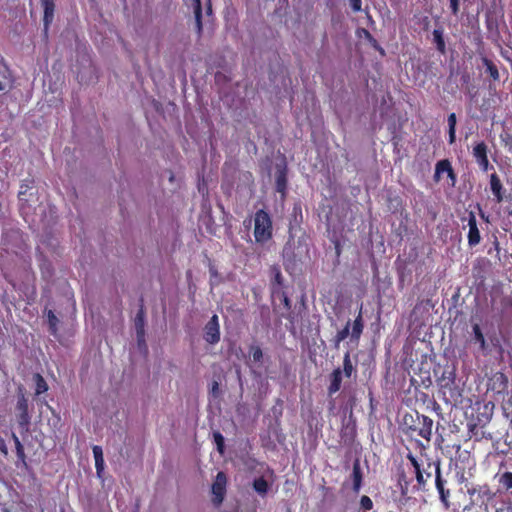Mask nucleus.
Returning <instances> with one entry per match:
<instances>
[{"label": "nucleus", "instance_id": "obj_30", "mask_svg": "<svg viewBox=\"0 0 512 512\" xmlns=\"http://www.w3.org/2000/svg\"><path fill=\"white\" fill-rule=\"evenodd\" d=\"M34 382H35V394L41 395L45 393L48 390V385L46 383V380L43 378V375L40 373H36L33 376Z\"/></svg>", "mask_w": 512, "mask_h": 512}, {"label": "nucleus", "instance_id": "obj_47", "mask_svg": "<svg viewBox=\"0 0 512 512\" xmlns=\"http://www.w3.org/2000/svg\"><path fill=\"white\" fill-rule=\"evenodd\" d=\"M0 451L6 456L8 454L5 440L0 437Z\"/></svg>", "mask_w": 512, "mask_h": 512}, {"label": "nucleus", "instance_id": "obj_41", "mask_svg": "<svg viewBox=\"0 0 512 512\" xmlns=\"http://www.w3.org/2000/svg\"><path fill=\"white\" fill-rule=\"evenodd\" d=\"M137 343L140 348H147V343L145 342V331L143 334H140V331H136Z\"/></svg>", "mask_w": 512, "mask_h": 512}, {"label": "nucleus", "instance_id": "obj_2", "mask_svg": "<svg viewBox=\"0 0 512 512\" xmlns=\"http://www.w3.org/2000/svg\"><path fill=\"white\" fill-rule=\"evenodd\" d=\"M253 235L255 242L261 245L266 244L272 239L273 225L268 212L261 208L254 215Z\"/></svg>", "mask_w": 512, "mask_h": 512}, {"label": "nucleus", "instance_id": "obj_43", "mask_svg": "<svg viewBox=\"0 0 512 512\" xmlns=\"http://www.w3.org/2000/svg\"><path fill=\"white\" fill-rule=\"evenodd\" d=\"M210 394L214 397H218L219 394H220V388H219V384L217 383L216 380H214L211 384V387H210Z\"/></svg>", "mask_w": 512, "mask_h": 512}, {"label": "nucleus", "instance_id": "obj_56", "mask_svg": "<svg viewBox=\"0 0 512 512\" xmlns=\"http://www.w3.org/2000/svg\"><path fill=\"white\" fill-rule=\"evenodd\" d=\"M2 512H10V511H9V510H7V509H4Z\"/></svg>", "mask_w": 512, "mask_h": 512}, {"label": "nucleus", "instance_id": "obj_51", "mask_svg": "<svg viewBox=\"0 0 512 512\" xmlns=\"http://www.w3.org/2000/svg\"><path fill=\"white\" fill-rule=\"evenodd\" d=\"M281 279H282L281 272H280V271H278V272H277V274H276V276H275V280H276V282H277V283H279V284H280V283H281Z\"/></svg>", "mask_w": 512, "mask_h": 512}, {"label": "nucleus", "instance_id": "obj_33", "mask_svg": "<svg viewBox=\"0 0 512 512\" xmlns=\"http://www.w3.org/2000/svg\"><path fill=\"white\" fill-rule=\"evenodd\" d=\"M249 353H250V356H251V359L254 363H260L262 362V359L264 357V353H263V350L260 346L258 345H251L249 347Z\"/></svg>", "mask_w": 512, "mask_h": 512}, {"label": "nucleus", "instance_id": "obj_24", "mask_svg": "<svg viewBox=\"0 0 512 512\" xmlns=\"http://www.w3.org/2000/svg\"><path fill=\"white\" fill-rule=\"evenodd\" d=\"M432 34L436 49L444 54L446 52V42L444 40L443 31L441 29H434Z\"/></svg>", "mask_w": 512, "mask_h": 512}, {"label": "nucleus", "instance_id": "obj_10", "mask_svg": "<svg viewBox=\"0 0 512 512\" xmlns=\"http://www.w3.org/2000/svg\"><path fill=\"white\" fill-rule=\"evenodd\" d=\"M476 425L480 427H486L487 424L490 422L493 411H494V404L492 402H486L483 404H476Z\"/></svg>", "mask_w": 512, "mask_h": 512}, {"label": "nucleus", "instance_id": "obj_19", "mask_svg": "<svg viewBox=\"0 0 512 512\" xmlns=\"http://www.w3.org/2000/svg\"><path fill=\"white\" fill-rule=\"evenodd\" d=\"M362 309H363V304H361V306H360L359 312H358L357 317L355 318V320L353 322V326H352V330H351V336L355 340H359L360 339V336H361V334L363 332V329H364V321H363Z\"/></svg>", "mask_w": 512, "mask_h": 512}, {"label": "nucleus", "instance_id": "obj_16", "mask_svg": "<svg viewBox=\"0 0 512 512\" xmlns=\"http://www.w3.org/2000/svg\"><path fill=\"white\" fill-rule=\"evenodd\" d=\"M490 190L497 202L503 201V185L496 173L490 175Z\"/></svg>", "mask_w": 512, "mask_h": 512}, {"label": "nucleus", "instance_id": "obj_4", "mask_svg": "<svg viewBox=\"0 0 512 512\" xmlns=\"http://www.w3.org/2000/svg\"><path fill=\"white\" fill-rule=\"evenodd\" d=\"M212 503L215 506H220L227 494V475L225 472L220 471L217 473L214 482L211 485Z\"/></svg>", "mask_w": 512, "mask_h": 512}, {"label": "nucleus", "instance_id": "obj_29", "mask_svg": "<svg viewBox=\"0 0 512 512\" xmlns=\"http://www.w3.org/2000/svg\"><path fill=\"white\" fill-rule=\"evenodd\" d=\"M46 316H47L48 330H49L50 334L57 335L59 319L56 317V314L52 310H48Z\"/></svg>", "mask_w": 512, "mask_h": 512}, {"label": "nucleus", "instance_id": "obj_38", "mask_svg": "<svg viewBox=\"0 0 512 512\" xmlns=\"http://www.w3.org/2000/svg\"><path fill=\"white\" fill-rule=\"evenodd\" d=\"M492 237V247L488 250V253L491 255L494 250L496 252V255L499 256V253L501 251L500 243L495 235H493Z\"/></svg>", "mask_w": 512, "mask_h": 512}, {"label": "nucleus", "instance_id": "obj_1", "mask_svg": "<svg viewBox=\"0 0 512 512\" xmlns=\"http://www.w3.org/2000/svg\"><path fill=\"white\" fill-rule=\"evenodd\" d=\"M433 420L427 415L415 412L404 414L401 421V429L407 436H420L431 441Z\"/></svg>", "mask_w": 512, "mask_h": 512}, {"label": "nucleus", "instance_id": "obj_7", "mask_svg": "<svg viewBox=\"0 0 512 512\" xmlns=\"http://www.w3.org/2000/svg\"><path fill=\"white\" fill-rule=\"evenodd\" d=\"M406 457L413 468L418 487L424 490L428 478H431V472H428V469H422L420 462L411 452H408Z\"/></svg>", "mask_w": 512, "mask_h": 512}, {"label": "nucleus", "instance_id": "obj_15", "mask_svg": "<svg viewBox=\"0 0 512 512\" xmlns=\"http://www.w3.org/2000/svg\"><path fill=\"white\" fill-rule=\"evenodd\" d=\"M442 173H447L452 182L456 180V175L452 169L451 161L448 159L439 160L435 165V177H439Z\"/></svg>", "mask_w": 512, "mask_h": 512}, {"label": "nucleus", "instance_id": "obj_36", "mask_svg": "<svg viewBox=\"0 0 512 512\" xmlns=\"http://www.w3.org/2000/svg\"><path fill=\"white\" fill-rule=\"evenodd\" d=\"M194 1L197 2V4H198V6L195 10L196 25H197L198 31L201 32L202 31V11H201V7H200V0H194Z\"/></svg>", "mask_w": 512, "mask_h": 512}, {"label": "nucleus", "instance_id": "obj_9", "mask_svg": "<svg viewBox=\"0 0 512 512\" xmlns=\"http://www.w3.org/2000/svg\"><path fill=\"white\" fill-rule=\"evenodd\" d=\"M472 155L483 172L489 171L488 146L486 142L480 141L473 146Z\"/></svg>", "mask_w": 512, "mask_h": 512}, {"label": "nucleus", "instance_id": "obj_35", "mask_svg": "<svg viewBox=\"0 0 512 512\" xmlns=\"http://www.w3.org/2000/svg\"><path fill=\"white\" fill-rule=\"evenodd\" d=\"M349 327H350V323L348 322L344 328H342L341 330H339L335 337H334V342H335V346L338 347L339 344L343 341L346 340V338L348 337L350 331H349Z\"/></svg>", "mask_w": 512, "mask_h": 512}, {"label": "nucleus", "instance_id": "obj_5", "mask_svg": "<svg viewBox=\"0 0 512 512\" xmlns=\"http://www.w3.org/2000/svg\"><path fill=\"white\" fill-rule=\"evenodd\" d=\"M17 423L22 432H28L30 426L31 417L28 411V399L25 394H21L18 397L17 405Z\"/></svg>", "mask_w": 512, "mask_h": 512}, {"label": "nucleus", "instance_id": "obj_37", "mask_svg": "<svg viewBox=\"0 0 512 512\" xmlns=\"http://www.w3.org/2000/svg\"><path fill=\"white\" fill-rule=\"evenodd\" d=\"M360 505L363 510L370 511L371 508L373 507V502L369 496L363 495L360 499Z\"/></svg>", "mask_w": 512, "mask_h": 512}, {"label": "nucleus", "instance_id": "obj_11", "mask_svg": "<svg viewBox=\"0 0 512 512\" xmlns=\"http://www.w3.org/2000/svg\"><path fill=\"white\" fill-rule=\"evenodd\" d=\"M468 245L475 247L481 242V234L478 228L476 216L473 212L468 213Z\"/></svg>", "mask_w": 512, "mask_h": 512}, {"label": "nucleus", "instance_id": "obj_40", "mask_svg": "<svg viewBox=\"0 0 512 512\" xmlns=\"http://www.w3.org/2000/svg\"><path fill=\"white\" fill-rule=\"evenodd\" d=\"M92 452L95 461L104 459L103 449L100 446H94Z\"/></svg>", "mask_w": 512, "mask_h": 512}, {"label": "nucleus", "instance_id": "obj_45", "mask_svg": "<svg viewBox=\"0 0 512 512\" xmlns=\"http://www.w3.org/2000/svg\"><path fill=\"white\" fill-rule=\"evenodd\" d=\"M450 9L453 15L459 12V0H450Z\"/></svg>", "mask_w": 512, "mask_h": 512}, {"label": "nucleus", "instance_id": "obj_54", "mask_svg": "<svg viewBox=\"0 0 512 512\" xmlns=\"http://www.w3.org/2000/svg\"><path fill=\"white\" fill-rule=\"evenodd\" d=\"M417 445H418V446H421L422 448H424V446H423L422 442H421V441H419V440L417 441Z\"/></svg>", "mask_w": 512, "mask_h": 512}, {"label": "nucleus", "instance_id": "obj_57", "mask_svg": "<svg viewBox=\"0 0 512 512\" xmlns=\"http://www.w3.org/2000/svg\"><path fill=\"white\" fill-rule=\"evenodd\" d=\"M510 216L512 217V211L510 212Z\"/></svg>", "mask_w": 512, "mask_h": 512}, {"label": "nucleus", "instance_id": "obj_48", "mask_svg": "<svg viewBox=\"0 0 512 512\" xmlns=\"http://www.w3.org/2000/svg\"><path fill=\"white\" fill-rule=\"evenodd\" d=\"M283 303H284V306L289 310L291 308V301L290 299L287 297V295L285 294L284 297H283Z\"/></svg>", "mask_w": 512, "mask_h": 512}, {"label": "nucleus", "instance_id": "obj_50", "mask_svg": "<svg viewBox=\"0 0 512 512\" xmlns=\"http://www.w3.org/2000/svg\"><path fill=\"white\" fill-rule=\"evenodd\" d=\"M335 249H336V255H337V256H340V253H341V246H340V243H339V242H336V244H335Z\"/></svg>", "mask_w": 512, "mask_h": 512}, {"label": "nucleus", "instance_id": "obj_12", "mask_svg": "<svg viewBox=\"0 0 512 512\" xmlns=\"http://www.w3.org/2000/svg\"><path fill=\"white\" fill-rule=\"evenodd\" d=\"M435 466V486L440 495V500L449 509V490L445 489L446 481L441 476L440 463H434Z\"/></svg>", "mask_w": 512, "mask_h": 512}, {"label": "nucleus", "instance_id": "obj_26", "mask_svg": "<svg viewBox=\"0 0 512 512\" xmlns=\"http://www.w3.org/2000/svg\"><path fill=\"white\" fill-rule=\"evenodd\" d=\"M11 437L15 444L16 454L18 457V461L26 465V455H25V448L23 447V444L19 437L15 433H11Z\"/></svg>", "mask_w": 512, "mask_h": 512}, {"label": "nucleus", "instance_id": "obj_27", "mask_svg": "<svg viewBox=\"0 0 512 512\" xmlns=\"http://www.w3.org/2000/svg\"><path fill=\"white\" fill-rule=\"evenodd\" d=\"M208 271H209V284L211 287H214L221 283L222 279L218 272L217 267L208 259Z\"/></svg>", "mask_w": 512, "mask_h": 512}, {"label": "nucleus", "instance_id": "obj_55", "mask_svg": "<svg viewBox=\"0 0 512 512\" xmlns=\"http://www.w3.org/2000/svg\"><path fill=\"white\" fill-rule=\"evenodd\" d=\"M431 465H432V463L428 462V469H431Z\"/></svg>", "mask_w": 512, "mask_h": 512}, {"label": "nucleus", "instance_id": "obj_3", "mask_svg": "<svg viewBox=\"0 0 512 512\" xmlns=\"http://www.w3.org/2000/svg\"><path fill=\"white\" fill-rule=\"evenodd\" d=\"M438 385L445 395L449 394L454 400L460 395L456 385V371L454 367H448L443 370L442 375L438 379Z\"/></svg>", "mask_w": 512, "mask_h": 512}, {"label": "nucleus", "instance_id": "obj_6", "mask_svg": "<svg viewBox=\"0 0 512 512\" xmlns=\"http://www.w3.org/2000/svg\"><path fill=\"white\" fill-rule=\"evenodd\" d=\"M205 342L211 345L219 343L221 339L220 324L217 314H213L204 328Z\"/></svg>", "mask_w": 512, "mask_h": 512}, {"label": "nucleus", "instance_id": "obj_42", "mask_svg": "<svg viewBox=\"0 0 512 512\" xmlns=\"http://www.w3.org/2000/svg\"><path fill=\"white\" fill-rule=\"evenodd\" d=\"M456 115L455 113H450L448 116V130L456 129Z\"/></svg>", "mask_w": 512, "mask_h": 512}, {"label": "nucleus", "instance_id": "obj_32", "mask_svg": "<svg viewBox=\"0 0 512 512\" xmlns=\"http://www.w3.org/2000/svg\"><path fill=\"white\" fill-rule=\"evenodd\" d=\"M411 479L407 477L404 471L399 472L398 474V483L401 489V493L406 495L409 492V484L411 483Z\"/></svg>", "mask_w": 512, "mask_h": 512}, {"label": "nucleus", "instance_id": "obj_31", "mask_svg": "<svg viewBox=\"0 0 512 512\" xmlns=\"http://www.w3.org/2000/svg\"><path fill=\"white\" fill-rule=\"evenodd\" d=\"M342 372L348 378L351 377V375L356 372V368L354 367V365L351 362L349 351H347L344 354V357H343V370H342Z\"/></svg>", "mask_w": 512, "mask_h": 512}, {"label": "nucleus", "instance_id": "obj_20", "mask_svg": "<svg viewBox=\"0 0 512 512\" xmlns=\"http://www.w3.org/2000/svg\"><path fill=\"white\" fill-rule=\"evenodd\" d=\"M481 61L491 79L494 81H499L500 74L497 66L487 56H482Z\"/></svg>", "mask_w": 512, "mask_h": 512}, {"label": "nucleus", "instance_id": "obj_52", "mask_svg": "<svg viewBox=\"0 0 512 512\" xmlns=\"http://www.w3.org/2000/svg\"><path fill=\"white\" fill-rule=\"evenodd\" d=\"M479 211H480V216L485 219L486 221H489L488 217L485 216L484 212L482 211V209L479 207Z\"/></svg>", "mask_w": 512, "mask_h": 512}, {"label": "nucleus", "instance_id": "obj_46", "mask_svg": "<svg viewBox=\"0 0 512 512\" xmlns=\"http://www.w3.org/2000/svg\"><path fill=\"white\" fill-rule=\"evenodd\" d=\"M456 139V129L448 130V143L452 144Z\"/></svg>", "mask_w": 512, "mask_h": 512}, {"label": "nucleus", "instance_id": "obj_44", "mask_svg": "<svg viewBox=\"0 0 512 512\" xmlns=\"http://www.w3.org/2000/svg\"><path fill=\"white\" fill-rule=\"evenodd\" d=\"M95 468H96V472L97 474L100 476L101 473L104 471L105 469V460L102 459V460H96L95 461Z\"/></svg>", "mask_w": 512, "mask_h": 512}, {"label": "nucleus", "instance_id": "obj_14", "mask_svg": "<svg viewBox=\"0 0 512 512\" xmlns=\"http://www.w3.org/2000/svg\"><path fill=\"white\" fill-rule=\"evenodd\" d=\"M351 479H352V490L354 493L358 494L360 492V489L362 487V482H363V473L361 470L359 460H355L353 462Z\"/></svg>", "mask_w": 512, "mask_h": 512}, {"label": "nucleus", "instance_id": "obj_21", "mask_svg": "<svg viewBox=\"0 0 512 512\" xmlns=\"http://www.w3.org/2000/svg\"><path fill=\"white\" fill-rule=\"evenodd\" d=\"M134 324L136 331H140L142 335L143 331H145V306L143 299H141L140 308L135 316Z\"/></svg>", "mask_w": 512, "mask_h": 512}, {"label": "nucleus", "instance_id": "obj_53", "mask_svg": "<svg viewBox=\"0 0 512 512\" xmlns=\"http://www.w3.org/2000/svg\"><path fill=\"white\" fill-rule=\"evenodd\" d=\"M368 21L373 22L372 16L369 14V11H367Z\"/></svg>", "mask_w": 512, "mask_h": 512}, {"label": "nucleus", "instance_id": "obj_39", "mask_svg": "<svg viewBox=\"0 0 512 512\" xmlns=\"http://www.w3.org/2000/svg\"><path fill=\"white\" fill-rule=\"evenodd\" d=\"M349 6L354 12L362 10V0H348Z\"/></svg>", "mask_w": 512, "mask_h": 512}, {"label": "nucleus", "instance_id": "obj_28", "mask_svg": "<svg viewBox=\"0 0 512 512\" xmlns=\"http://www.w3.org/2000/svg\"><path fill=\"white\" fill-rule=\"evenodd\" d=\"M253 489L260 495H266L269 491V482L264 477H258L253 481Z\"/></svg>", "mask_w": 512, "mask_h": 512}, {"label": "nucleus", "instance_id": "obj_8", "mask_svg": "<svg viewBox=\"0 0 512 512\" xmlns=\"http://www.w3.org/2000/svg\"><path fill=\"white\" fill-rule=\"evenodd\" d=\"M471 337L468 340V343L477 345L478 351L482 354L486 355L489 353V344L485 338L484 332L481 326L478 323L471 325Z\"/></svg>", "mask_w": 512, "mask_h": 512}, {"label": "nucleus", "instance_id": "obj_25", "mask_svg": "<svg viewBox=\"0 0 512 512\" xmlns=\"http://www.w3.org/2000/svg\"><path fill=\"white\" fill-rule=\"evenodd\" d=\"M357 35L358 36H364L365 39L370 43V45L379 50L381 53H384V49L382 47L379 46L377 40L375 39V37L370 33V31L368 29H365V28H358L357 31H356Z\"/></svg>", "mask_w": 512, "mask_h": 512}, {"label": "nucleus", "instance_id": "obj_18", "mask_svg": "<svg viewBox=\"0 0 512 512\" xmlns=\"http://www.w3.org/2000/svg\"><path fill=\"white\" fill-rule=\"evenodd\" d=\"M496 477L499 483L498 492H509L512 496V472L506 471L502 474H497Z\"/></svg>", "mask_w": 512, "mask_h": 512}, {"label": "nucleus", "instance_id": "obj_49", "mask_svg": "<svg viewBox=\"0 0 512 512\" xmlns=\"http://www.w3.org/2000/svg\"><path fill=\"white\" fill-rule=\"evenodd\" d=\"M286 319L289 320L290 324H291V328L294 329V326H295V320H294V316L292 314H288L286 316Z\"/></svg>", "mask_w": 512, "mask_h": 512}, {"label": "nucleus", "instance_id": "obj_17", "mask_svg": "<svg viewBox=\"0 0 512 512\" xmlns=\"http://www.w3.org/2000/svg\"><path fill=\"white\" fill-rule=\"evenodd\" d=\"M42 9H44V29L47 30L53 21L55 2L54 0H40Z\"/></svg>", "mask_w": 512, "mask_h": 512}, {"label": "nucleus", "instance_id": "obj_23", "mask_svg": "<svg viewBox=\"0 0 512 512\" xmlns=\"http://www.w3.org/2000/svg\"><path fill=\"white\" fill-rule=\"evenodd\" d=\"M9 69L3 61V56L0 55V91H5L9 83Z\"/></svg>", "mask_w": 512, "mask_h": 512}, {"label": "nucleus", "instance_id": "obj_34", "mask_svg": "<svg viewBox=\"0 0 512 512\" xmlns=\"http://www.w3.org/2000/svg\"><path fill=\"white\" fill-rule=\"evenodd\" d=\"M213 439L217 448V451L220 454H224L225 452V437L219 431L213 432Z\"/></svg>", "mask_w": 512, "mask_h": 512}, {"label": "nucleus", "instance_id": "obj_13", "mask_svg": "<svg viewBox=\"0 0 512 512\" xmlns=\"http://www.w3.org/2000/svg\"><path fill=\"white\" fill-rule=\"evenodd\" d=\"M343 372L341 368L334 369L329 374L328 395H333L341 389Z\"/></svg>", "mask_w": 512, "mask_h": 512}, {"label": "nucleus", "instance_id": "obj_22", "mask_svg": "<svg viewBox=\"0 0 512 512\" xmlns=\"http://www.w3.org/2000/svg\"><path fill=\"white\" fill-rule=\"evenodd\" d=\"M276 191L285 194L287 191V172L285 169L279 170L275 178Z\"/></svg>", "mask_w": 512, "mask_h": 512}]
</instances>
